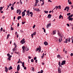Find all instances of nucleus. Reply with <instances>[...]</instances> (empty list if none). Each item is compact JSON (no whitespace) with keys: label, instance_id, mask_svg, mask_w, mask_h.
<instances>
[{"label":"nucleus","instance_id":"nucleus-35","mask_svg":"<svg viewBox=\"0 0 73 73\" xmlns=\"http://www.w3.org/2000/svg\"><path fill=\"white\" fill-rule=\"evenodd\" d=\"M3 7H0V9H1V11L2 9H3Z\"/></svg>","mask_w":73,"mask_h":73},{"label":"nucleus","instance_id":"nucleus-46","mask_svg":"<svg viewBox=\"0 0 73 73\" xmlns=\"http://www.w3.org/2000/svg\"><path fill=\"white\" fill-rule=\"evenodd\" d=\"M33 35H33V34H31V37H32V38H33Z\"/></svg>","mask_w":73,"mask_h":73},{"label":"nucleus","instance_id":"nucleus-13","mask_svg":"<svg viewBox=\"0 0 73 73\" xmlns=\"http://www.w3.org/2000/svg\"><path fill=\"white\" fill-rule=\"evenodd\" d=\"M51 16H52V15L51 14H49L47 17L48 18H49V19H50V17H51Z\"/></svg>","mask_w":73,"mask_h":73},{"label":"nucleus","instance_id":"nucleus-17","mask_svg":"<svg viewBox=\"0 0 73 73\" xmlns=\"http://www.w3.org/2000/svg\"><path fill=\"white\" fill-rule=\"evenodd\" d=\"M58 36H60V35H61V34H60L59 30H58Z\"/></svg>","mask_w":73,"mask_h":73},{"label":"nucleus","instance_id":"nucleus-31","mask_svg":"<svg viewBox=\"0 0 73 73\" xmlns=\"http://www.w3.org/2000/svg\"><path fill=\"white\" fill-rule=\"evenodd\" d=\"M21 60H20V59H19V60L18 61V62H17V63L18 64H19V63H20V62Z\"/></svg>","mask_w":73,"mask_h":73},{"label":"nucleus","instance_id":"nucleus-43","mask_svg":"<svg viewBox=\"0 0 73 73\" xmlns=\"http://www.w3.org/2000/svg\"><path fill=\"white\" fill-rule=\"evenodd\" d=\"M36 32H34L33 34L34 35H36Z\"/></svg>","mask_w":73,"mask_h":73},{"label":"nucleus","instance_id":"nucleus-60","mask_svg":"<svg viewBox=\"0 0 73 73\" xmlns=\"http://www.w3.org/2000/svg\"><path fill=\"white\" fill-rule=\"evenodd\" d=\"M58 7H59V9H61V6L59 5V6Z\"/></svg>","mask_w":73,"mask_h":73},{"label":"nucleus","instance_id":"nucleus-39","mask_svg":"<svg viewBox=\"0 0 73 73\" xmlns=\"http://www.w3.org/2000/svg\"><path fill=\"white\" fill-rule=\"evenodd\" d=\"M37 59V57H35L34 58V60H36Z\"/></svg>","mask_w":73,"mask_h":73},{"label":"nucleus","instance_id":"nucleus-33","mask_svg":"<svg viewBox=\"0 0 73 73\" xmlns=\"http://www.w3.org/2000/svg\"><path fill=\"white\" fill-rule=\"evenodd\" d=\"M58 64L59 66H60V65H61V62H60V61L59 62Z\"/></svg>","mask_w":73,"mask_h":73},{"label":"nucleus","instance_id":"nucleus-57","mask_svg":"<svg viewBox=\"0 0 73 73\" xmlns=\"http://www.w3.org/2000/svg\"><path fill=\"white\" fill-rule=\"evenodd\" d=\"M35 6H36V7L37 6V3H35Z\"/></svg>","mask_w":73,"mask_h":73},{"label":"nucleus","instance_id":"nucleus-49","mask_svg":"<svg viewBox=\"0 0 73 73\" xmlns=\"http://www.w3.org/2000/svg\"><path fill=\"white\" fill-rule=\"evenodd\" d=\"M70 56H73V53H71V54Z\"/></svg>","mask_w":73,"mask_h":73},{"label":"nucleus","instance_id":"nucleus-38","mask_svg":"<svg viewBox=\"0 0 73 73\" xmlns=\"http://www.w3.org/2000/svg\"><path fill=\"white\" fill-rule=\"evenodd\" d=\"M25 23H26V22H22V24H25Z\"/></svg>","mask_w":73,"mask_h":73},{"label":"nucleus","instance_id":"nucleus-21","mask_svg":"<svg viewBox=\"0 0 73 73\" xmlns=\"http://www.w3.org/2000/svg\"><path fill=\"white\" fill-rule=\"evenodd\" d=\"M64 42L67 43L68 42V39H66L65 41H64Z\"/></svg>","mask_w":73,"mask_h":73},{"label":"nucleus","instance_id":"nucleus-23","mask_svg":"<svg viewBox=\"0 0 73 73\" xmlns=\"http://www.w3.org/2000/svg\"><path fill=\"white\" fill-rule=\"evenodd\" d=\"M56 31H53V35H55L56 33Z\"/></svg>","mask_w":73,"mask_h":73},{"label":"nucleus","instance_id":"nucleus-25","mask_svg":"<svg viewBox=\"0 0 73 73\" xmlns=\"http://www.w3.org/2000/svg\"><path fill=\"white\" fill-rule=\"evenodd\" d=\"M32 71H33V72H34V71H35V68H34L33 67H32Z\"/></svg>","mask_w":73,"mask_h":73},{"label":"nucleus","instance_id":"nucleus-59","mask_svg":"<svg viewBox=\"0 0 73 73\" xmlns=\"http://www.w3.org/2000/svg\"><path fill=\"white\" fill-rule=\"evenodd\" d=\"M44 3H42L41 4V6H42V5H44Z\"/></svg>","mask_w":73,"mask_h":73},{"label":"nucleus","instance_id":"nucleus-8","mask_svg":"<svg viewBox=\"0 0 73 73\" xmlns=\"http://www.w3.org/2000/svg\"><path fill=\"white\" fill-rule=\"evenodd\" d=\"M73 18H71V17H68V19H69V21H72V20H73Z\"/></svg>","mask_w":73,"mask_h":73},{"label":"nucleus","instance_id":"nucleus-1","mask_svg":"<svg viewBox=\"0 0 73 73\" xmlns=\"http://www.w3.org/2000/svg\"><path fill=\"white\" fill-rule=\"evenodd\" d=\"M40 47V46H39V48H37L36 49V50H36V52H37V51H38V50H39L38 51L39 52H41V47Z\"/></svg>","mask_w":73,"mask_h":73},{"label":"nucleus","instance_id":"nucleus-37","mask_svg":"<svg viewBox=\"0 0 73 73\" xmlns=\"http://www.w3.org/2000/svg\"><path fill=\"white\" fill-rule=\"evenodd\" d=\"M61 18V15H60L59 16V19H60Z\"/></svg>","mask_w":73,"mask_h":73},{"label":"nucleus","instance_id":"nucleus-9","mask_svg":"<svg viewBox=\"0 0 73 73\" xmlns=\"http://www.w3.org/2000/svg\"><path fill=\"white\" fill-rule=\"evenodd\" d=\"M58 73H61V70L60 69V68H58Z\"/></svg>","mask_w":73,"mask_h":73},{"label":"nucleus","instance_id":"nucleus-2","mask_svg":"<svg viewBox=\"0 0 73 73\" xmlns=\"http://www.w3.org/2000/svg\"><path fill=\"white\" fill-rule=\"evenodd\" d=\"M22 48L23 49V52H25V50H26L27 49V47H25V46H23L22 47Z\"/></svg>","mask_w":73,"mask_h":73},{"label":"nucleus","instance_id":"nucleus-54","mask_svg":"<svg viewBox=\"0 0 73 73\" xmlns=\"http://www.w3.org/2000/svg\"><path fill=\"white\" fill-rule=\"evenodd\" d=\"M3 27H1V31H3Z\"/></svg>","mask_w":73,"mask_h":73},{"label":"nucleus","instance_id":"nucleus-19","mask_svg":"<svg viewBox=\"0 0 73 73\" xmlns=\"http://www.w3.org/2000/svg\"><path fill=\"white\" fill-rule=\"evenodd\" d=\"M21 16H19L18 17L17 19L18 20H20V19H21Z\"/></svg>","mask_w":73,"mask_h":73},{"label":"nucleus","instance_id":"nucleus-51","mask_svg":"<svg viewBox=\"0 0 73 73\" xmlns=\"http://www.w3.org/2000/svg\"><path fill=\"white\" fill-rule=\"evenodd\" d=\"M7 56H8V57H9V56H10V54H7Z\"/></svg>","mask_w":73,"mask_h":73},{"label":"nucleus","instance_id":"nucleus-20","mask_svg":"<svg viewBox=\"0 0 73 73\" xmlns=\"http://www.w3.org/2000/svg\"><path fill=\"white\" fill-rule=\"evenodd\" d=\"M58 7H59V6H55V7L54 9H53V10H54V9H55V8H56V9H57V8H58Z\"/></svg>","mask_w":73,"mask_h":73},{"label":"nucleus","instance_id":"nucleus-30","mask_svg":"<svg viewBox=\"0 0 73 73\" xmlns=\"http://www.w3.org/2000/svg\"><path fill=\"white\" fill-rule=\"evenodd\" d=\"M36 2L35 3H36L37 4H38V0H36Z\"/></svg>","mask_w":73,"mask_h":73},{"label":"nucleus","instance_id":"nucleus-28","mask_svg":"<svg viewBox=\"0 0 73 73\" xmlns=\"http://www.w3.org/2000/svg\"><path fill=\"white\" fill-rule=\"evenodd\" d=\"M57 57L58 58H60V55H58L57 56Z\"/></svg>","mask_w":73,"mask_h":73},{"label":"nucleus","instance_id":"nucleus-16","mask_svg":"<svg viewBox=\"0 0 73 73\" xmlns=\"http://www.w3.org/2000/svg\"><path fill=\"white\" fill-rule=\"evenodd\" d=\"M12 66H10V68L9 67L8 68V70H12Z\"/></svg>","mask_w":73,"mask_h":73},{"label":"nucleus","instance_id":"nucleus-27","mask_svg":"<svg viewBox=\"0 0 73 73\" xmlns=\"http://www.w3.org/2000/svg\"><path fill=\"white\" fill-rule=\"evenodd\" d=\"M10 36V35L9 34L7 35V39H8L9 38V36Z\"/></svg>","mask_w":73,"mask_h":73},{"label":"nucleus","instance_id":"nucleus-36","mask_svg":"<svg viewBox=\"0 0 73 73\" xmlns=\"http://www.w3.org/2000/svg\"><path fill=\"white\" fill-rule=\"evenodd\" d=\"M11 9L12 10H14V8H13V7H11Z\"/></svg>","mask_w":73,"mask_h":73},{"label":"nucleus","instance_id":"nucleus-32","mask_svg":"<svg viewBox=\"0 0 73 73\" xmlns=\"http://www.w3.org/2000/svg\"><path fill=\"white\" fill-rule=\"evenodd\" d=\"M31 62H34V60H33V59H32L31 60Z\"/></svg>","mask_w":73,"mask_h":73},{"label":"nucleus","instance_id":"nucleus-44","mask_svg":"<svg viewBox=\"0 0 73 73\" xmlns=\"http://www.w3.org/2000/svg\"><path fill=\"white\" fill-rule=\"evenodd\" d=\"M67 16H69V15H70V13H68L67 14Z\"/></svg>","mask_w":73,"mask_h":73},{"label":"nucleus","instance_id":"nucleus-15","mask_svg":"<svg viewBox=\"0 0 73 73\" xmlns=\"http://www.w3.org/2000/svg\"><path fill=\"white\" fill-rule=\"evenodd\" d=\"M30 15H31V17H32V16H33V13L32 12H30Z\"/></svg>","mask_w":73,"mask_h":73},{"label":"nucleus","instance_id":"nucleus-52","mask_svg":"<svg viewBox=\"0 0 73 73\" xmlns=\"http://www.w3.org/2000/svg\"><path fill=\"white\" fill-rule=\"evenodd\" d=\"M21 11H20V12L19 13V15H21Z\"/></svg>","mask_w":73,"mask_h":73},{"label":"nucleus","instance_id":"nucleus-7","mask_svg":"<svg viewBox=\"0 0 73 73\" xmlns=\"http://www.w3.org/2000/svg\"><path fill=\"white\" fill-rule=\"evenodd\" d=\"M51 26V23H49V24H48V25H47V28H48L49 27H50Z\"/></svg>","mask_w":73,"mask_h":73},{"label":"nucleus","instance_id":"nucleus-62","mask_svg":"<svg viewBox=\"0 0 73 73\" xmlns=\"http://www.w3.org/2000/svg\"><path fill=\"white\" fill-rule=\"evenodd\" d=\"M44 56H41V58H44Z\"/></svg>","mask_w":73,"mask_h":73},{"label":"nucleus","instance_id":"nucleus-11","mask_svg":"<svg viewBox=\"0 0 73 73\" xmlns=\"http://www.w3.org/2000/svg\"><path fill=\"white\" fill-rule=\"evenodd\" d=\"M20 69V65L19 64L17 67V70H19Z\"/></svg>","mask_w":73,"mask_h":73},{"label":"nucleus","instance_id":"nucleus-47","mask_svg":"<svg viewBox=\"0 0 73 73\" xmlns=\"http://www.w3.org/2000/svg\"><path fill=\"white\" fill-rule=\"evenodd\" d=\"M69 4H70V5H71L72 4V2L70 1V2L68 3Z\"/></svg>","mask_w":73,"mask_h":73},{"label":"nucleus","instance_id":"nucleus-34","mask_svg":"<svg viewBox=\"0 0 73 73\" xmlns=\"http://www.w3.org/2000/svg\"><path fill=\"white\" fill-rule=\"evenodd\" d=\"M68 17H73V15H69Z\"/></svg>","mask_w":73,"mask_h":73},{"label":"nucleus","instance_id":"nucleus-18","mask_svg":"<svg viewBox=\"0 0 73 73\" xmlns=\"http://www.w3.org/2000/svg\"><path fill=\"white\" fill-rule=\"evenodd\" d=\"M22 14L23 17H24V16L25 15V13H24V12H22Z\"/></svg>","mask_w":73,"mask_h":73},{"label":"nucleus","instance_id":"nucleus-64","mask_svg":"<svg viewBox=\"0 0 73 73\" xmlns=\"http://www.w3.org/2000/svg\"><path fill=\"white\" fill-rule=\"evenodd\" d=\"M67 25L68 27H69V24H67Z\"/></svg>","mask_w":73,"mask_h":73},{"label":"nucleus","instance_id":"nucleus-41","mask_svg":"<svg viewBox=\"0 0 73 73\" xmlns=\"http://www.w3.org/2000/svg\"><path fill=\"white\" fill-rule=\"evenodd\" d=\"M26 12L28 13H29V9L28 10V11H27Z\"/></svg>","mask_w":73,"mask_h":73},{"label":"nucleus","instance_id":"nucleus-22","mask_svg":"<svg viewBox=\"0 0 73 73\" xmlns=\"http://www.w3.org/2000/svg\"><path fill=\"white\" fill-rule=\"evenodd\" d=\"M24 62H23V63H22V65L23 68L24 67Z\"/></svg>","mask_w":73,"mask_h":73},{"label":"nucleus","instance_id":"nucleus-42","mask_svg":"<svg viewBox=\"0 0 73 73\" xmlns=\"http://www.w3.org/2000/svg\"><path fill=\"white\" fill-rule=\"evenodd\" d=\"M43 73V70H42L40 71V73Z\"/></svg>","mask_w":73,"mask_h":73},{"label":"nucleus","instance_id":"nucleus-12","mask_svg":"<svg viewBox=\"0 0 73 73\" xmlns=\"http://www.w3.org/2000/svg\"><path fill=\"white\" fill-rule=\"evenodd\" d=\"M44 45H48V43L47 42L45 41L44 42Z\"/></svg>","mask_w":73,"mask_h":73},{"label":"nucleus","instance_id":"nucleus-26","mask_svg":"<svg viewBox=\"0 0 73 73\" xmlns=\"http://www.w3.org/2000/svg\"><path fill=\"white\" fill-rule=\"evenodd\" d=\"M71 39V38H68V42H70V40Z\"/></svg>","mask_w":73,"mask_h":73},{"label":"nucleus","instance_id":"nucleus-56","mask_svg":"<svg viewBox=\"0 0 73 73\" xmlns=\"http://www.w3.org/2000/svg\"><path fill=\"white\" fill-rule=\"evenodd\" d=\"M11 57H12V55H10V56H9V58H11Z\"/></svg>","mask_w":73,"mask_h":73},{"label":"nucleus","instance_id":"nucleus-14","mask_svg":"<svg viewBox=\"0 0 73 73\" xmlns=\"http://www.w3.org/2000/svg\"><path fill=\"white\" fill-rule=\"evenodd\" d=\"M20 11H21L20 9H17V13H19Z\"/></svg>","mask_w":73,"mask_h":73},{"label":"nucleus","instance_id":"nucleus-3","mask_svg":"<svg viewBox=\"0 0 73 73\" xmlns=\"http://www.w3.org/2000/svg\"><path fill=\"white\" fill-rule=\"evenodd\" d=\"M21 42L22 44H23L25 42V39L23 38L22 40L21 41Z\"/></svg>","mask_w":73,"mask_h":73},{"label":"nucleus","instance_id":"nucleus-4","mask_svg":"<svg viewBox=\"0 0 73 73\" xmlns=\"http://www.w3.org/2000/svg\"><path fill=\"white\" fill-rule=\"evenodd\" d=\"M62 38L61 37H60L58 40V41L59 42H61V41H62Z\"/></svg>","mask_w":73,"mask_h":73},{"label":"nucleus","instance_id":"nucleus-40","mask_svg":"<svg viewBox=\"0 0 73 73\" xmlns=\"http://www.w3.org/2000/svg\"><path fill=\"white\" fill-rule=\"evenodd\" d=\"M16 50V48H13V51H15V50Z\"/></svg>","mask_w":73,"mask_h":73},{"label":"nucleus","instance_id":"nucleus-55","mask_svg":"<svg viewBox=\"0 0 73 73\" xmlns=\"http://www.w3.org/2000/svg\"><path fill=\"white\" fill-rule=\"evenodd\" d=\"M28 58L29 59H31V58L32 57H30V56H29L28 57Z\"/></svg>","mask_w":73,"mask_h":73},{"label":"nucleus","instance_id":"nucleus-48","mask_svg":"<svg viewBox=\"0 0 73 73\" xmlns=\"http://www.w3.org/2000/svg\"><path fill=\"white\" fill-rule=\"evenodd\" d=\"M9 60V61H10V60H11V58H7V60Z\"/></svg>","mask_w":73,"mask_h":73},{"label":"nucleus","instance_id":"nucleus-29","mask_svg":"<svg viewBox=\"0 0 73 73\" xmlns=\"http://www.w3.org/2000/svg\"><path fill=\"white\" fill-rule=\"evenodd\" d=\"M44 12L45 13H48V11H45Z\"/></svg>","mask_w":73,"mask_h":73},{"label":"nucleus","instance_id":"nucleus-24","mask_svg":"<svg viewBox=\"0 0 73 73\" xmlns=\"http://www.w3.org/2000/svg\"><path fill=\"white\" fill-rule=\"evenodd\" d=\"M12 25H11V31H13V28L12 27Z\"/></svg>","mask_w":73,"mask_h":73},{"label":"nucleus","instance_id":"nucleus-10","mask_svg":"<svg viewBox=\"0 0 73 73\" xmlns=\"http://www.w3.org/2000/svg\"><path fill=\"white\" fill-rule=\"evenodd\" d=\"M34 11H37V12H38V11L39 12H40V10H39V9L38 8H35V9H34Z\"/></svg>","mask_w":73,"mask_h":73},{"label":"nucleus","instance_id":"nucleus-61","mask_svg":"<svg viewBox=\"0 0 73 73\" xmlns=\"http://www.w3.org/2000/svg\"><path fill=\"white\" fill-rule=\"evenodd\" d=\"M44 33H46V31H45V29H44Z\"/></svg>","mask_w":73,"mask_h":73},{"label":"nucleus","instance_id":"nucleus-6","mask_svg":"<svg viewBox=\"0 0 73 73\" xmlns=\"http://www.w3.org/2000/svg\"><path fill=\"white\" fill-rule=\"evenodd\" d=\"M5 71L6 72V73H7L8 71V69L7 67L5 66Z\"/></svg>","mask_w":73,"mask_h":73},{"label":"nucleus","instance_id":"nucleus-45","mask_svg":"<svg viewBox=\"0 0 73 73\" xmlns=\"http://www.w3.org/2000/svg\"><path fill=\"white\" fill-rule=\"evenodd\" d=\"M35 27H36V25H34L33 27V28H35Z\"/></svg>","mask_w":73,"mask_h":73},{"label":"nucleus","instance_id":"nucleus-5","mask_svg":"<svg viewBox=\"0 0 73 73\" xmlns=\"http://www.w3.org/2000/svg\"><path fill=\"white\" fill-rule=\"evenodd\" d=\"M66 62V61H65V60L63 61L61 63V65H65V64Z\"/></svg>","mask_w":73,"mask_h":73},{"label":"nucleus","instance_id":"nucleus-50","mask_svg":"<svg viewBox=\"0 0 73 73\" xmlns=\"http://www.w3.org/2000/svg\"><path fill=\"white\" fill-rule=\"evenodd\" d=\"M24 69L26 70L27 69V67H24Z\"/></svg>","mask_w":73,"mask_h":73},{"label":"nucleus","instance_id":"nucleus-58","mask_svg":"<svg viewBox=\"0 0 73 73\" xmlns=\"http://www.w3.org/2000/svg\"><path fill=\"white\" fill-rule=\"evenodd\" d=\"M66 7L67 9H69V7Z\"/></svg>","mask_w":73,"mask_h":73},{"label":"nucleus","instance_id":"nucleus-63","mask_svg":"<svg viewBox=\"0 0 73 73\" xmlns=\"http://www.w3.org/2000/svg\"><path fill=\"white\" fill-rule=\"evenodd\" d=\"M37 60L36 59V60H35V62L36 63H37Z\"/></svg>","mask_w":73,"mask_h":73},{"label":"nucleus","instance_id":"nucleus-53","mask_svg":"<svg viewBox=\"0 0 73 73\" xmlns=\"http://www.w3.org/2000/svg\"><path fill=\"white\" fill-rule=\"evenodd\" d=\"M48 2H50V3H52V1L50 0H48Z\"/></svg>","mask_w":73,"mask_h":73}]
</instances>
